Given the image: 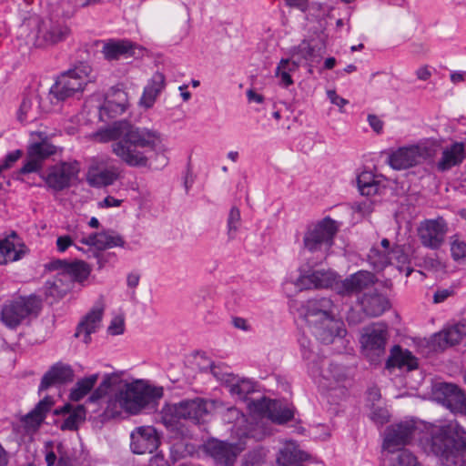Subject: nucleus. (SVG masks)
I'll return each instance as SVG.
<instances>
[{"label": "nucleus", "mask_w": 466, "mask_h": 466, "mask_svg": "<svg viewBox=\"0 0 466 466\" xmlns=\"http://www.w3.org/2000/svg\"><path fill=\"white\" fill-rule=\"evenodd\" d=\"M97 137L101 142L112 141V152L129 167L148 166L150 157L144 148H149L157 155L161 154L162 167L167 163L161 136L155 130L137 127L128 122L120 121L99 132Z\"/></svg>", "instance_id": "obj_1"}, {"label": "nucleus", "mask_w": 466, "mask_h": 466, "mask_svg": "<svg viewBox=\"0 0 466 466\" xmlns=\"http://www.w3.org/2000/svg\"><path fill=\"white\" fill-rule=\"evenodd\" d=\"M107 400L106 412L116 417L125 410L137 414L153 400L152 390L141 381L127 383L118 374L106 375L100 385L92 392L88 400L96 401L108 392H113Z\"/></svg>", "instance_id": "obj_2"}, {"label": "nucleus", "mask_w": 466, "mask_h": 466, "mask_svg": "<svg viewBox=\"0 0 466 466\" xmlns=\"http://www.w3.org/2000/svg\"><path fill=\"white\" fill-rule=\"evenodd\" d=\"M334 309L333 301L326 297L308 299L300 306V318L321 343H333L347 334L344 322L335 316Z\"/></svg>", "instance_id": "obj_3"}, {"label": "nucleus", "mask_w": 466, "mask_h": 466, "mask_svg": "<svg viewBox=\"0 0 466 466\" xmlns=\"http://www.w3.org/2000/svg\"><path fill=\"white\" fill-rule=\"evenodd\" d=\"M431 451L446 466H464L466 441L459 436L458 426L452 422L434 426L431 430Z\"/></svg>", "instance_id": "obj_4"}, {"label": "nucleus", "mask_w": 466, "mask_h": 466, "mask_svg": "<svg viewBox=\"0 0 466 466\" xmlns=\"http://www.w3.org/2000/svg\"><path fill=\"white\" fill-rule=\"evenodd\" d=\"M91 68L80 65L57 76L49 90L51 102H63L81 94L89 81Z\"/></svg>", "instance_id": "obj_5"}, {"label": "nucleus", "mask_w": 466, "mask_h": 466, "mask_svg": "<svg viewBox=\"0 0 466 466\" xmlns=\"http://www.w3.org/2000/svg\"><path fill=\"white\" fill-rule=\"evenodd\" d=\"M338 228L337 222L329 218L310 225L303 237L304 248L310 253L320 252L322 258H326Z\"/></svg>", "instance_id": "obj_6"}, {"label": "nucleus", "mask_w": 466, "mask_h": 466, "mask_svg": "<svg viewBox=\"0 0 466 466\" xmlns=\"http://www.w3.org/2000/svg\"><path fill=\"white\" fill-rule=\"evenodd\" d=\"M25 25L35 28L28 36L36 47L44 48L55 46L66 40L70 34V29L66 25L52 19L39 20L35 17L29 19Z\"/></svg>", "instance_id": "obj_7"}, {"label": "nucleus", "mask_w": 466, "mask_h": 466, "mask_svg": "<svg viewBox=\"0 0 466 466\" xmlns=\"http://www.w3.org/2000/svg\"><path fill=\"white\" fill-rule=\"evenodd\" d=\"M40 309V300L36 297H21L5 302L0 311L1 322L10 329H15L31 314Z\"/></svg>", "instance_id": "obj_8"}, {"label": "nucleus", "mask_w": 466, "mask_h": 466, "mask_svg": "<svg viewBox=\"0 0 466 466\" xmlns=\"http://www.w3.org/2000/svg\"><path fill=\"white\" fill-rule=\"evenodd\" d=\"M294 284L299 290L332 289L343 296L350 294V280H339L337 274L329 269L314 270L309 274L301 275Z\"/></svg>", "instance_id": "obj_9"}, {"label": "nucleus", "mask_w": 466, "mask_h": 466, "mask_svg": "<svg viewBox=\"0 0 466 466\" xmlns=\"http://www.w3.org/2000/svg\"><path fill=\"white\" fill-rule=\"evenodd\" d=\"M431 156L425 144H412L392 150L388 155V163L395 170H405L421 164Z\"/></svg>", "instance_id": "obj_10"}, {"label": "nucleus", "mask_w": 466, "mask_h": 466, "mask_svg": "<svg viewBox=\"0 0 466 466\" xmlns=\"http://www.w3.org/2000/svg\"><path fill=\"white\" fill-rule=\"evenodd\" d=\"M31 136L35 141L28 147L26 160L20 169L22 174L39 171L44 161L58 151V147L51 144L43 133L35 132Z\"/></svg>", "instance_id": "obj_11"}, {"label": "nucleus", "mask_w": 466, "mask_h": 466, "mask_svg": "<svg viewBox=\"0 0 466 466\" xmlns=\"http://www.w3.org/2000/svg\"><path fill=\"white\" fill-rule=\"evenodd\" d=\"M77 161H64L49 166L40 174L47 187L54 191H62L71 186L79 173Z\"/></svg>", "instance_id": "obj_12"}, {"label": "nucleus", "mask_w": 466, "mask_h": 466, "mask_svg": "<svg viewBox=\"0 0 466 466\" xmlns=\"http://www.w3.org/2000/svg\"><path fill=\"white\" fill-rule=\"evenodd\" d=\"M388 339L389 332L384 323H373L364 328L360 337V344L364 354L371 361H374L375 358L383 356Z\"/></svg>", "instance_id": "obj_13"}, {"label": "nucleus", "mask_w": 466, "mask_h": 466, "mask_svg": "<svg viewBox=\"0 0 466 466\" xmlns=\"http://www.w3.org/2000/svg\"><path fill=\"white\" fill-rule=\"evenodd\" d=\"M448 223L442 217L422 220L417 228L418 238L425 248L436 250L445 242Z\"/></svg>", "instance_id": "obj_14"}, {"label": "nucleus", "mask_w": 466, "mask_h": 466, "mask_svg": "<svg viewBox=\"0 0 466 466\" xmlns=\"http://www.w3.org/2000/svg\"><path fill=\"white\" fill-rule=\"evenodd\" d=\"M417 431L413 420H403L388 426L384 431L382 449L393 453L409 444Z\"/></svg>", "instance_id": "obj_15"}, {"label": "nucleus", "mask_w": 466, "mask_h": 466, "mask_svg": "<svg viewBox=\"0 0 466 466\" xmlns=\"http://www.w3.org/2000/svg\"><path fill=\"white\" fill-rule=\"evenodd\" d=\"M242 448L218 439H208L203 444V451L222 466H233Z\"/></svg>", "instance_id": "obj_16"}, {"label": "nucleus", "mask_w": 466, "mask_h": 466, "mask_svg": "<svg viewBox=\"0 0 466 466\" xmlns=\"http://www.w3.org/2000/svg\"><path fill=\"white\" fill-rule=\"evenodd\" d=\"M127 106V93L119 87H112L106 93L105 102L99 109V117L102 121H107L123 114Z\"/></svg>", "instance_id": "obj_17"}, {"label": "nucleus", "mask_w": 466, "mask_h": 466, "mask_svg": "<svg viewBox=\"0 0 466 466\" xmlns=\"http://www.w3.org/2000/svg\"><path fill=\"white\" fill-rule=\"evenodd\" d=\"M28 252V248L15 231L0 236V264L20 260Z\"/></svg>", "instance_id": "obj_18"}, {"label": "nucleus", "mask_w": 466, "mask_h": 466, "mask_svg": "<svg viewBox=\"0 0 466 466\" xmlns=\"http://www.w3.org/2000/svg\"><path fill=\"white\" fill-rule=\"evenodd\" d=\"M159 445V437L155 428L141 426L131 433V450L137 454L152 453Z\"/></svg>", "instance_id": "obj_19"}, {"label": "nucleus", "mask_w": 466, "mask_h": 466, "mask_svg": "<svg viewBox=\"0 0 466 466\" xmlns=\"http://www.w3.org/2000/svg\"><path fill=\"white\" fill-rule=\"evenodd\" d=\"M463 339H466V319L434 334L431 343L433 350H444L461 343Z\"/></svg>", "instance_id": "obj_20"}, {"label": "nucleus", "mask_w": 466, "mask_h": 466, "mask_svg": "<svg viewBox=\"0 0 466 466\" xmlns=\"http://www.w3.org/2000/svg\"><path fill=\"white\" fill-rule=\"evenodd\" d=\"M252 405L255 411L267 414L272 421L279 424L289 421L294 416V411L291 408L282 405L276 400L262 399L253 401Z\"/></svg>", "instance_id": "obj_21"}, {"label": "nucleus", "mask_w": 466, "mask_h": 466, "mask_svg": "<svg viewBox=\"0 0 466 466\" xmlns=\"http://www.w3.org/2000/svg\"><path fill=\"white\" fill-rule=\"evenodd\" d=\"M465 157V148L461 142H454L442 148L441 155L436 162V167L445 172L454 167L460 166Z\"/></svg>", "instance_id": "obj_22"}, {"label": "nucleus", "mask_w": 466, "mask_h": 466, "mask_svg": "<svg viewBox=\"0 0 466 466\" xmlns=\"http://www.w3.org/2000/svg\"><path fill=\"white\" fill-rule=\"evenodd\" d=\"M104 302L98 301L90 312L85 317L77 327L76 337H82L85 343L90 340V334L95 332L99 327L104 313Z\"/></svg>", "instance_id": "obj_23"}, {"label": "nucleus", "mask_w": 466, "mask_h": 466, "mask_svg": "<svg viewBox=\"0 0 466 466\" xmlns=\"http://www.w3.org/2000/svg\"><path fill=\"white\" fill-rule=\"evenodd\" d=\"M358 302L369 317L380 316L390 307L388 299L376 291L364 292L361 297H358Z\"/></svg>", "instance_id": "obj_24"}, {"label": "nucleus", "mask_w": 466, "mask_h": 466, "mask_svg": "<svg viewBox=\"0 0 466 466\" xmlns=\"http://www.w3.org/2000/svg\"><path fill=\"white\" fill-rule=\"evenodd\" d=\"M73 377L74 372L70 366L56 363L42 378L39 390H46L56 384L71 381Z\"/></svg>", "instance_id": "obj_25"}, {"label": "nucleus", "mask_w": 466, "mask_h": 466, "mask_svg": "<svg viewBox=\"0 0 466 466\" xmlns=\"http://www.w3.org/2000/svg\"><path fill=\"white\" fill-rule=\"evenodd\" d=\"M119 177L117 167H110L109 168H100L99 167H90L86 180L92 187H102L112 185Z\"/></svg>", "instance_id": "obj_26"}, {"label": "nucleus", "mask_w": 466, "mask_h": 466, "mask_svg": "<svg viewBox=\"0 0 466 466\" xmlns=\"http://www.w3.org/2000/svg\"><path fill=\"white\" fill-rule=\"evenodd\" d=\"M181 403L185 413V420H192L195 423H199L209 412L210 409L214 407L212 401H207L198 398L184 400Z\"/></svg>", "instance_id": "obj_27"}, {"label": "nucleus", "mask_w": 466, "mask_h": 466, "mask_svg": "<svg viewBox=\"0 0 466 466\" xmlns=\"http://www.w3.org/2000/svg\"><path fill=\"white\" fill-rule=\"evenodd\" d=\"M53 404L52 398L46 397L24 418V425L28 432H34L38 429Z\"/></svg>", "instance_id": "obj_28"}, {"label": "nucleus", "mask_w": 466, "mask_h": 466, "mask_svg": "<svg viewBox=\"0 0 466 466\" xmlns=\"http://www.w3.org/2000/svg\"><path fill=\"white\" fill-rule=\"evenodd\" d=\"M357 186L362 196H374L384 187L382 176L371 171H362L357 176Z\"/></svg>", "instance_id": "obj_29"}, {"label": "nucleus", "mask_w": 466, "mask_h": 466, "mask_svg": "<svg viewBox=\"0 0 466 466\" xmlns=\"http://www.w3.org/2000/svg\"><path fill=\"white\" fill-rule=\"evenodd\" d=\"M306 454L299 449L294 441H286L277 457V463L279 466H303L297 465L299 461L306 460Z\"/></svg>", "instance_id": "obj_30"}, {"label": "nucleus", "mask_w": 466, "mask_h": 466, "mask_svg": "<svg viewBox=\"0 0 466 466\" xmlns=\"http://www.w3.org/2000/svg\"><path fill=\"white\" fill-rule=\"evenodd\" d=\"M56 268H60L66 274H68L73 280L83 282L86 280L90 272V266L85 261L78 260L72 263H67L65 260H57L54 263Z\"/></svg>", "instance_id": "obj_31"}, {"label": "nucleus", "mask_w": 466, "mask_h": 466, "mask_svg": "<svg viewBox=\"0 0 466 466\" xmlns=\"http://www.w3.org/2000/svg\"><path fill=\"white\" fill-rule=\"evenodd\" d=\"M102 54L106 60H117L120 57H128L133 56V45L128 41H115L109 40L105 43L102 49Z\"/></svg>", "instance_id": "obj_32"}, {"label": "nucleus", "mask_w": 466, "mask_h": 466, "mask_svg": "<svg viewBox=\"0 0 466 466\" xmlns=\"http://www.w3.org/2000/svg\"><path fill=\"white\" fill-rule=\"evenodd\" d=\"M164 87L165 76L160 72L155 73L144 89L142 97L140 99L141 105L147 108L151 107Z\"/></svg>", "instance_id": "obj_33"}, {"label": "nucleus", "mask_w": 466, "mask_h": 466, "mask_svg": "<svg viewBox=\"0 0 466 466\" xmlns=\"http://www.w3.org/2000/svg\"><path fill=\"white\" fill-rule=\"evenodd\" d=\"M386 366L388 369L407 368L408 370H413L416 368L417 362L409 350H403L400 346L395 345L390 350Z\"/></svg>", "instance_id": "obj_34"}, {"label": "nucleus", "mask_w": 466, "mask_h": 466, "mask_svg": "<svg viewBox=\"0 0 466 466\" xmlns=\"http://www.w3.org/2000/svg\"><path fill=\"white\" fill-rule=\"evenodd\" d=\"M161 419L166 427L175 429L181 420H185L182 403L167 404L161 410Z\"/></svg>", "instance_id": "obj_35"}, {"label": "nucleus", "mask_w": 466, "mask_h": 466, "mask_svg": "<svg viewBox=\"0 0 466 466\" xmlns=\"http://www.w3.org/2000/svg\"><path fill=\"white\" fill-rule=\"evenodd\" d=\"M238 428L236 429V434L239 439L252 438L255 440H261L263 433L260 431V427L258 423L248 422L243 415L238 418Z\"/></svg>", "instance_id": "obj_36"}, {"label": "nucleus", "mask_w": 466, "mask_h": 466, "mask_svg": "<svg viewBox=\"0 0 466 466\" xmlns=\"http://www.w3.org/2000/svg\"><path fill=\"white\" fill-rule=\"evenodd\" d=\"M376 277L370 271L360 270L351 275V292L368 290L376 282Z\"/></svg>", "instance_id": "obj_37"}, {"label": "nucleus", "mask_w": 466, "mask_h": 466, "mask_svg": "<svg viewBox=\"0 0 466 466\" xmlns=\"http://www.w3.org/2000/svg\"><path fill=\"white\" fill-rule=\"evenodd\" d=\"M98 380V374H93L79 380L70 392V399L74 401L82 400L93 389Z\"/></svg>", "instance_id": "obj_38"}, {"label": "nucleus", "mask_w": 466, "mask_h": 466, "mask_svg": "<svg viewBox=\"0 0 466 466\" xmlns=\"http://www.w3.org/2000/svg\"><path fill=\"white\" fill-rule=\"evenodd\" d=\"M390 250L372 247L368 254V261L374 269L381 270L390 265Z\"/></svg>", "instance_id": "obj_39"}, {"label": "nucleus", "mask_w": 466, "mask_h": 466, "mask_svg": "<svg viewBox=\"0 0 466 466\" xmlns=\"http://www.w3.org/2000/svg\"><path fill=\"white\" fill-rule=\"evenodd\" d=\"M96 243L98 250H105L115 247H123L124 240L122 237L114 231H102L97 233Z\"/></svg>", "instance_id": "obj_40"}, {"label": "nucleus", "mask_w": 466, "mask_h": 466, "mask_svg": "<svg viewBox=\"0 0 466 466\" xmlns=\"http://www.w3.org/2000/svg\"><path fill=\"white\" fill-rule=\"evenodd\" d=\"M37 96L35 95H31L25 97L21 103L18 118L20 121H25L27 119H35V113L37 111Z\"/></svg>", "instance_id": "obj_41"}, {"label": "nucleus", "mask_w": 466, "mask_h": 466, "mask_svg": "<svg viewBox=\"0 0 466 466\" xmlns=\"http://www.w3.org/2000/svg\"><path fill=\"white\" fill-rule=\"evenodd\" d=\"M298 67L299 65L296 62L289 59H282L276 69L275 75L280 77L283 86H288L293 83L290 72L297 70Z\"/></svg>", "instance_id": "obj_42"}, {"label": "nucleus", "mask_w": 466, "mask_h": 466, "mask_svg": "<svg viewBox=\"0 0 466 466\" xmlns=\"http://www.w3.org/2000/svg\"><path fill=\"white\" fill-rule=\"evenodd\" d=\"M451 256L455 262L466 263V239L455 235L451 238Z\"/></svg>", "instance_id": "obj_43"}, {"label": "nucleus", "mask_w": 466, "mask_h": 466, "mask_svg": "<svg viewBox=\"0 0 466 466\" xmlns=\"http://www.w3.org/2000/svg\"><path fill=\"white\" fill-rule=\"evenodd\" d=\"M86 419V409L83 405H78L69 414V416L64 420L61 425V430L75 431L78 428L79 424L82 423Z\"/></svg>", "instance_id": "obj_44"}, {"label": "nucleus", "mask_w": 466, "mask_h": 466, "mask_svg": "<svg viewBox=\"0 0 466 466\" xmlns=\"http://www.w3.org/2000/svg\"><path fill=\"white\" fill-rule=\"evenodd\" d=\"M450 409L452 412L466 414V396L461 389H459L455 394L447 400L444 405Z\"/></svg>", "instance_id": "obj_45"}, {"label": "nucleus", "mask_w": 466, "mask_h": 466, "mask_svg": "<svg viewBox=\"0 0 466 466\" xmlns=\"http://www.w3.org/2000/svg\"><path fill=\"white\" fill-rule=\"evenodd\" d=\"M460 388L451 383H438L434 387V396L436 400L446 404L447 400L450 399Z\"/></svg>", "instance_id": "obj_46"}, {"label": "nucleus", "mask_w": 466, "mask_h": 466, "mask_svg": "<svg viewBox=\"0 0 466 466\" xmlns=\"http://www.w3.org/2000/svg\"><path fill=\"white\" fill-rule=\"evenodd\" d=\"M229 391L232 395L244 400L248 394L254 391L253 384L248 380H238L229 385Z\"/></svg>", "instance_id": "obj_47"}, {"label": "nucleus", "mask_w": 466, "mask_h": 466, "mask_svg": "<svg viewBox=\"0 0 466 466\" xmlns=\"http://www.w3.org/2000/svg\"><path fill=\"white\" fill-rule=\"evenodd\" d=\"M240 224V211L238 208L232 207L228 218V235L234 238Z\"/></svg>", "instance_id": "obj_48"}, {"label": "nucleus", "mask_w": 466, "mask_h": 466, "mask_svg": "<svg viewBox=\"0 0 466 466\" xmlns=\"http://www.w3.org/2000/svg\"><path fill=\"white\" fill-rule=\"evenodd\" d=\"M370 420L379 426H382L390 420L389 410L382 407L370 406Z\"/></svg>", "instance_id": "obj_49"}, {"label": "nucleus", "mask_w": 466, "mask_h": 466, "mask_svg": "<svg viewBox=\"0 0 466 466\" xmlns=\"http://www.w3.org/2000/svg\"><path fill=\"white\" fill-rule=\"evenodd\" d=\"M390 265H396L401 268L408 261V256L404 253L400 246L395 245L390 249Z\"/></svg>", "instance_id": "obj_50"}, {"label": "nucleus", "mask_w": 466, "mask_h": 466, "mask_svg": "<svg viewBox=\"0 0 466 466\" xmlns=\"http://www.w3.org/2000/svg\"><path fill=\"white\" fill-rule=\"evenodd\" d=\"M455 295V288L453 286L448 288H438L433 294L432 301L440 304L446 301L449 298Z\"/></svg>", "instance_id": "obj_51"}, {"label": "nucleus", "mask_w": 466, "mask_h": 466, "mask_svg": "<svg viewBox=\"0 0 466 466\" xmlns=\"http://www.w3.org/2000/svg\"><path fill=\"white\" fill-rule=\"evenodd\" d=\"M398 455V466H419L417 458L408 450L401 448Z\"/></svg>", "instance_id": "obj_52"}, {"label": "nucleus", "mask_w": 466, "mask_h": 466, "mask_svg": "<svg viewBox=\"0 0 466 466\" xmlns=\"http://www.w3.org/2000/svg\"><path fill=\"white\" fill-rule=\"evenodd\" d=\"M21 150H15L9 153L4 159L3 163L0 164V173L13 167V165L21 157Z\"/></svg>", "instance_id": "obj_53"}, {"label": "nucleus", "mask_w": 466, "mask_h": 466, "mask_svg": "<svg viewBox=\"0 0 466 466\" xmlns=\"http://www.w3.org/2000/svg\"><path fill=\"white\" fill-rule=\"evenodd\" d=\"M108 332L111 335L122 334L124 332V319L122 317L114 318L108 327Z\"/></svg>", "instance_id": "obj_54"}, {"label": "nucleus", "mask_w": 466, "mask_h": 466, "mask_svg": "<svg viewBox=\"0 0 466 466\" xmlns=\"http://www.w3.org/2000/svg\"><path fill=\"white\" fill-rule=\"evenodd\" d=\"M355 212L359 213L361 217L370 215L373 210L372 202L369 199L362 201L361 203L355 204L353 207Z\"/></svg>", "instance_id": "obj_55"}, {"label": "nucleus", "mask_w": 466, "mask_h": 466, "mask_svg": "<svg viewBox=\"0 0 466 466\" xmlns=\"http://www.w3.org/2000/svg\"><path fill=\"white\" fill-rule=\"evenodd\" d=\"M368 122L374 132L377 134L382 133L384 123L379 116L376 115H369Z\"/></svg>", "instance_id": "obj_56"}, {"label": "nucleus", "mask_w": 466, "mask_h": 466, "mask_svg": "<svg viewBox=\"0 0 466 466\" xmlns=\"http://www.w3.org/2000/svg\"><path fill=\"white\" fill-rule=\"evenodd\" d=\"M72 245L73 238L68 235L60 236L56 239V247L60 252L66 251Z\"/></svg>", "instance_id": "obj_57"}, {"label": "nucleus", "mask_w": 466, "mask_h": 466, "mask_svg": "<svg viewBox=\"0 0 466 466\" xmlns=\"http://www.w3.org/2000/svg\"><path fill=\"white\" fill-rule=\"evenodd\" d=\"M75 239H78L84 245L93 246L97 249V243H96V239H98L97 233H92V234L88 235L87 237H85V236L79 237L76 234L75 236Z\"/></svg>", "instance_id": "obj_58"}, {"label": "nucleus", "mask_w": 466, "mask_h": 466, "mask_svg": "<svg viewBox=\"0 0 466 466\" xmlns=\"http://www.w3.org/2000/svg\"><path fill=\"white\" fill-rule=\"evenodd\" d=\"M367 395V400L368 401L371 402V406L375 405V402L379 401L381 397L380 389L377 387L370 388L368 390Z\"/></svg>", "instance_id": "obj_59"}, {"label": "nucleus", "mask_w": 466, "mask_h": 466, "mask_svg": "<svg viewBox=\"0 0 466 466\" xmlns=\"http://www.w3.org/2000/svg\"><path fill=\"white\" fill-rule=\"evenodd\" d=\"M431 71L428 66H423L416 70V76L418 79L427 81L431 76Z\"/></svg>", "instance_id": "obj_60"}, {"label": "nucleus", "mask_w": 466, "mask_h": 466, "mask_svg": "<svg viewBox=\"0 0 466 466\" xmlns=\"http://www.w3.org/2000/svg\"><path fill=\"white\" fill-rule=\"evenodd\" d=\"M122 203V200L116 199L114 197L107 196L103 201L98 203L100 208H113L118 207Z\"/></svg>", "instance_id": "obj_61"}, {"label": "nucleus", "mask_w": 466, "mask_h": 466, "mask_svg": "<svg viewBox=\"0 0 466 466\" xmlns=\"http://www.w3.org/2000/svg\"><path fill=\"white\" fill-rule=\"evenodd\" d=\"M327 94L331 103L337 105L339 107H343L348 103L346 99L339 97L333 90H329Z\"/></svg>", "instance_id": "obj_62"}, {"label": "nucleus", "mask_w": 466, "mask_h": 466, "mask_svg": "<svg viewBox=\"0 0 466 466\" xmlns=\"http://www.w3.org/2000/svg\"><path fill=\"white\" fill-rule=\"evenodd\" d=\"M232 323L235 328L245 330V331H248L250 329L247 320L243 318H239V317L233 318Z\"/></svg>", "instance_id": "obj_63"}, {"label": "nucleus", "mask_w": 466, "mask_h": 466, "mask_svg": "<svg viewBox=\"0 0 466 466\" xmlns=\"http://www.w3.org/2000/svg\"><path fill=\"white\" fill-rule=\"evenodd\" d=\"M149 466H169L168 462L164 459L163 456L156 455L151 458Z\"/></svg>", "instance_id": "obj_64"}]
</instances>
